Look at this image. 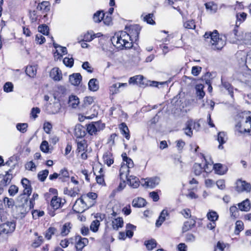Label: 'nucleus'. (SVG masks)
<instances>
[{"instance_id": "nucleus-56", "label": "nucleus", "mask_w": 251, "mask_h": 251, "mask_svg": "<svg viewBox=\"0 0 251 251\" xmlns=\"http://www.w3.org/2000/svg\"><path fill=\"white\" fill-rule=\"evenodd\" d=\"M41 150L45 153H48L49 150L48 142L46 141H43L40 145Z\"/></svg>"}, {"instance_id": "nucleus-26", "label": "nucleus", "mask_w": 251, "mask_h": 251, "mask_svg": "<svg viewBox=\"0 0 251 251\" xmlns=\"http://www.w3.org/2000/svg\"><path fill=\"white\" fill-rule=\"evenodd\" d=\"M239 209L242 211H248L251 208V203L249 199H246L238 204Z\"/></svg>"}, {"instance_id": "nucleus-57", "label": "nucleus", "mask_w": 251, "mask_h": 251, "mask_svg": "<svg viewBox=\"0 0 251 251\" xmlns=\"http://www.w3.org/2000/svg\"><path fill=\"white\" fill-rule=\"evenodd\" d=\"M13 85L11 82H7L3 86V90L5 92L9 93L13 91Z\"/></svg>"}, {"instance_id": "nucleus-48", "label": "nucleus", "mask_w": 251, "mask_h": 251, "mask_svg": "<svg viewBox=\"0 0 251 251\" xmlns=\"http://www.w3.org/2000/svg\"><path fill=\"white\" fill-rule=\"evenodd\" d=\"M38 31L41 34H43L44 35H48L49 33V28L48 26L46 25H39L38 28Z\"/></svg>"}, {"instance_id": "nucleus-18", "label": "nucleus", "mask_w": 251, "mask_h": 251, "mask_svg": "<svg viewBox=\"0 0 251 251\" xmlns=\"http://www.w3.org/2000/svg\"><path fill=\"white\" fill-rule=\"evenodd\" d=\"M88 88L91 91L96 92L99 89V82L96 78L91 79L88 82Z\"/></svg>"}, {"instance_id": "nucleus-58", "label": "nucleus", "mask_w": 251, "mask_h": 251, "mask_svg": "<svg viewBox=\"0 0 251 251\" xmlns=\"http://www.w3.org/2000/svg\"><path fill=\"white\" fill-rule=\"evenodd\" d=\"M100 226L99 221L96 220L93 221L90 226V229L94 232L98 231Z\"/></svg>"}, {"instance_id": "nucleus-60", "label": "nucleus", "mask_w": 251, "mask_h": 251, "mask_svg": "<svg viewBox=\"0 0 251 251\" xmlns=\"http://www.w3.org/2000/svg\"><path fill=\"white\" fill-rule=\"evenodd\" d=\"M83 102L84 106L86 107L89 106L92 104L94 102V98L93 97L90 96L86 97L84 99Z\"/></svg>"}, {"instance_id": "nucleus-63", "label": "nucleus", "mask_w": 251, "mask_h": 251, "mask_svg": "<svg viewBox=\"0 0 251 251\" xmlns=\"http://www.w3.org/2000/svg\"><path fill=\"white\" fill-rule=\"evenodd\" d=\"M82 68L86 70L88 73H91L93 71V69L90 66L89 63L87 61L84 62L82 65Z\"/></svg>"}, {"instance_id": "nucleus-24", "label": "nucleus", "mask_w": 251, "mask_h": 251, "mask_svg": "<svg viewBox=\"0 0 251 251\" xmlns=\"http://www.w3.org/2000/svg\"><path fill=\"white\" fill-rule=\"evenodd\" d=\"M127 84L126 83H118L114 84L112 86H111L109 88L110 93V94H111L112 95L117 94L119 92V89L121 87H122V86L126 87V86H127Z\"/></svg>"}, {"instance_id": "nucleus-38", "label": "nucleus", "mask_w": 251, "mask_h": 251, "mask_svg": "<svg viewBox=\"0 0 251 251\" xmlns=\"http://www.w3.org/2000/svg\"><path fill=\"white\" fill-rule=\"evenodd\" d=\"M61 106L60 103L58 102H55L53 103V104L50 106L51 110L50 111V113L52 114H55L58 113L61 109Z\"/></svg>"}, {"instance_id": "nucleus-29", "label": "nucleus", "mask_w": 251, "mask_h": 251, "mask_svg": "<svg viewBox=\"0 0 251 251\" xmlns=\"http://www.w3.org/2000/svg\"><path fill=\"white\" fill-rule=\"evenodd\" d=\"M160 182V178L158 177L150 178L146 182L147 186L151 188H154L157 186Z\"/></svg>"}, {"instance_id": "nucleus-17", "label": "nucleus", "mask_w": 251, "mask_h": 251, "mask_svg": "<svg viewBox=\"0 0 251 251\" xmlns=\"http://www.w3.org/2000/svg\"><path fill=\"white\" fill-rule=\"evenodd\" d=\"M227 139V137L225 132L221 131L218 133L217 140L219 143V149L222 150L224 147L223 144H225Z\"/></svg>"}, {"instance_id": "nucleus-6", "label": "nucleus", "mask_w": 251, "mask_h": 251, "mask_svg": "<svg viewBox=\"0 0 251 251\" xmlns=\"http://www.w3.org/2000/svg\"><path fill=\"white\" fill-rule=\"evenodd\" d=\"M140 30L141 27L137 25H132L129 27V33L128 34L132 44L133 41H136L138 40Z\"/></svg>"}, {"instance_id": "nucleus-37", "label": "nucleus", "mask_w": 251, "mask_h": 251, "mask_svg": "<svg viewBox=\"0 0 251 251\" xmlns=\"http://www.w3.org/2000/svg\"><path fill=\"white\" fill-rule=\"evenodd\" d=\"M36 69L32 66H27L25 69L26 74L30 77H34L36 75Z\"/></svg>"}, {"instance_id": "nucleus-47", "label": "nucleus", "mask_w": 251, "mask_h": 251, "mask_svg": "<svg viewBox=\"0 0 251 251\" xmlns=\"http://www.w3.org/2000/svg\"><path fill=\"white\" fill-rule=\"evenodd\" d=\"M188 126H190L192 129H194L196 130H198L200 127V124L199 122H195L192 120H188L187 122Z\"/></svg>"}, {"instance_id": "nucleus-15", "label": "nucleus", "mask_w": 251, "mask_h": 251, "mask_svg": "<svg viewBox=\"0 0 251 251\" xmlns=\"http://www.w3.org/2000/svg\"><path fill=\"white\" fill-rule=\"evenodd\" d=\"M82 80V76L80 73H74L69 76L70 83L75 86H78Z\"/></svg>"}, {"instance_id": "nucleus-16", "label": "nucleus", "mask_w": 251, "mask_h": 251, "mask_svg": "<svg viewBox=\"0 0 251 251\" xmlns=\"http://www.w3.org/2000/svg\"><path fill=\"white\" fill-rule=\"evenodd\" d=\"M85 134V128L83 126L78 125L75 126V135L77 139H82L81 138L84 137Z\"/></svg>"}, {"instance_id": "nucleus-42", "label": "nucleus", "mask_w": 251, "mask_h": 251, "mask_svg": "<svg viewBox=\"0 0 251 251\" xmlns=\"http://www.w3.org/2000/svg\"><path fill=\"white\" fill-rule=\"evenodd\" d=\"M56 231V229L53 227H49L45 233V237L48 239L50 240L51 239V236L55 234V232Z\"/></svg>"}, {"instance_id": "nucleus-9", "label": "nucleus", "mask_w": 251, "mask_h": 251, "mask_svg": "<svg viewBox=\"0 0 251 251\" xmlns=\"http://www.w3.org/2000/svg\"><path fill=\"white\" fill-rule=\"evenodd\" d=\"M236 190L238 192H250L251 190V185L246 181L238 180L236 182Z\"/></svg>"}, {"instance_id": "nucleus-1", "label": "nucleus", "mask_w": 251, "mask_h": 251, "mask_svg": "<svg viewBox=\"0 0 251 251\" xmlns=\"http://www.w3.org/2000/svg\"><path fill=\"white\" fill-rule=\"evenodd\" d=\"M111 41L113 45L117 48H131L133 44L130 40V37L126 31H121L115 34L111 38Z\"/></svg>"}, {"instance_id": "nucleus-32", "label": "nucleus", "mask_w": 251, "mask_h": 251, "mask_svg": "<svg viewBox=\"0 0 251 251\" xmlns=\"http://www.w3.org/2000/svg\"><path fill=\"white\" fill-rule=\"evenodd\" d=\"M59 179H60L62 182H65L69 178V173L66 168L61 169L59 173Z\"/></svg>"}, {"instance_id": "nucleus-10", "label": "nucleus", "mask_w": 251, "mask_h": 251, "mask_svg": "<svg viewBox=\"0 0 251 251\" xmlns=\"http://www.w3.org/2000/svg\"><path fill=\"white\" fill-rule=\"evenodd\" d=\"M125 162H126V165H122L120 169V176L121 179L123 178L126 173L129 174V169L132 168L134 166L133 162L130 158H126V160Z\"/></svg>"}, {"instance_id": "nucleus-8", "label": "nucleus", "mask_w": 251, "mask_h": 251, "mask_svg": "<svg viewBox=\"0 0 251 251\" xmlns=\"http://www.w3.org/2000/svg\"><path fill=\"white\" fill-rule=\"evenodd\" d=\"M75 247L77 251H82V249L88 244L87 238L82 237L78 235L75 236Z\"/></svg>"}, {"instance_id": "nucleus-51", "label": "nucleus", "mask_w": 251, "mask_h": 251, "mask_svg": "<svg viewBox=\"0 0 251 251\" xmlns=\"http://www.w3.org/2000/svg\"><path fill=\"white\" fill-rule=\"evenodd\" d=\"M230 215L232 217L236 219L238 216V209L236 206H232L229 209Z\"/></svg>"}, {"instance_id": "nucleus-22", "label": "nucleus", "mask_w": 251, "mask_h": 251, "mask_svg": "<svg viewBox=\"0 0 251 251\" xmlns=\"http://www.w3.org/2000/svg\"><path fill=\"white\" fill-rule=\"evenodd\" d=\"M103 162L108 166H111L114 163L113 157L112 154L110 152H106L103 155Z\"/></svg>"}, {"instance_id": "nucleus-59", "label": "nucleus", "mask_w": 251, "mask_h": 251, "mask_svg": "<svg viewBox=\"0 0 251 251\" xmlns=\"http://www.w3.org/2000/svg\"><path fill=\"white\" fill-rule=\"evenodd\" d=\"M184 26L188 29H194L196 25L193 20H189L184 23Z\"/></svg>"}, {"instance_id": "nucleus-14", "label": "nucleus", "mask_w": 251, "mask_h": 251, "mask_svg": "<svg viewBox=\"0 0 251 251\" xmlns=\"http://www.w3.org/2000/svg\"><path fill=\"white\" fill-rule=\"evenodd\" d=\"M65 202L66 201L65 199H62L60 198L54 196L51 199L50 204L53 209H57L60 207H61Z\"/></svg>"}, {"instance_id": "nucleus-36", "label": "nucleus", "mask_w": 251, "mask_h": 251, "mask_svg": "<svg viewBox=\"0 0 251 251\" xmlns=\"http://www.w3.org/2000/svg\"><path fill=\"white\" fill-rule=\"evenodd\" d=\"M213 169L215 172L219 175L224 174L226 171V169H225V167L223 166V165L220 163H217L214 164L213 166Z\"/></svg>"}, {"instance_id": "nucleus-62", "label": "nucleus", "mask_w": 251, "mask_h": 251, "mask_svg": "<svg viewBox=\"0 0 251 251\" xmlns=\"http://www.w3.org/2000/svg\"><path fill=\"white\" fill-rule=\"evenodd\" d=\"M43 242V237L38 236L32 244V246L34 248H37L41 245Z\"/></svg>"}, {"instance_id": "nucleus-2", "label": "nucleus", "mask_w": 251, "mask_h": 251, "mask_svg": "<svg viewBox=\"0 0 251 251\" xmlns=\"http://www.w3.org/2000/svg\"><path fill=\"white\" fill-rule=\"evenodd\" d=\"M203 36L205 41L210 43L217 50H221L226 44L225 39L220 38L219 33L216 30L213 32H206Z\"/></svg>"}, {"instance_id": "nucleus-31", "label": "nucleus", "mask_w": 251, "mask_h": 251, "mask_svg": "<svg viewBox=\"0 0 251 251\" xmlns=\"http://www.w3.org/2000/svg\"><path fill=\"white\" fill-rule=\"evenodd\" d=\"M104 16L105 14L103 13V11L99 10L94 13L93 19L95 23H99L103 19Z\"/></svg>"}, {"instance_id": "nucleus-43", "label": "nucleus", "mask_w": 251, "mask_h": 251, "mask_svg": "<svg viewBox=\"0 0 251 251\" xmlns=\"http://www.w3.org/2000/svg\"><path fill=\"white\" fill-rule=\"evenodd\" d=\"M96 38V35L92 31L87 32L84 35L83 41L85 42H90L93 39Z\"/></svg>"}, {"instance_id": "nucleus-49", "label": "nucleus", "mask_w": 251, "mask_h": 251, "mask_svg": "<svg viewBox=\"0 0 251 251\" xmlns=\"http://www.w3.org/2000/svg\"><path fill=\"white\" fill-rule=\"evenodd\" d=\"M28 125L26 123H19L17 125V129L22 133H25L27 130Z\"/></svg>"}, {"instance_id": "nucleus-28", "label": "nucleus", "mask_w": 251, "mask_h": 251, "mask_svg": "<svg viewBox=\"0 0 251 251\" xmlns=\"http://www.w3.org/2000/svg\"><path fill=\"white\" fill-rule=\"evenodd\" d=\"M132 205L135 207H142L146 205V201L142 198L134 199L132 202Z\"/></svg>"}, {"instance_id": "nucleus-61", "label": "nucleus", "mask_w": 251, "mask_h": 251, "mask_svg": "<svg viewBox=\"0 0 251 251\" xmlns=\"http://www.w3.org/2000/svg\"><path fill=\"white\" fill-rule=\"evenodd\" d=\"M29 18L31 21V22L33 23L36 22L38 19V16L37 14V12L35 10H30L29 11Z\"/></svg>"}, {"instance_id": "nucleus-44", "label": "nucleus", "mask_w": 251, "mask_h": 251, "mask_svg": "<svg viewBox=\"0 0 251 251\" xmlns=\"http://www.w3.org/2000/svg\"><path fill=\"white\" fill-rule=\"evenodd\" d=\"M153 14L152 13L148 14L145 15L144 18V21L146 22L148 24L150 25H154L155 24L154 21L153 19Z\"/></svg>"}, {"instance_id": "nucleus-12", "label": "nucleus", "mask_w": 251, "mask_h": 251, "mask_svg": "<svg viewBox=\"0 0 251 251\" xmlns=\"http://www.w3.org/2000/svg\"><path fill=\"white\" fill-rule=\"evenodd\" d=\"M50 77L54 81H60L62 78V75L61 70L58 68H52L50 73Z\"/></svg>"}, {"instance_id": "nucleus-23", "label": "nucleus", "mask_w": 251, "mask_h": 251, "mask_svg": "<svg viewBox=\"0 0 251 251\" xmlns=\"http://www.w3.org/2000/svg\"><path fill=\"white\" fill-rule=\"evenodd\" d=\"M79 103L78 98L75 95H71L69 98L68 104L73 108H76Z\"/></svg>"}, {"instance_id": "nucleus-34", "label": "nucleus", "mask_w": 251, "mask_h": 251, "mask_svg": "<svg viewBox=\"0 0 251 251\" xmlns=\"http://www.w3.org/2000/svg\"><path fill=\"white\" fill-rule=\"evenodd\" d=\"M144 244L148 250L151 251L156 247L157 243L155 239H151V240L146 241Z\"/></svg>"}, {"instance_id": "nucleus-39", "label": "nucleus", "mask_w": 251, "mask_h": 251, "mask_svg": "<svg viewBox=\"0 0 251 251\" xmlns=\"http://www.w3.org/2000/svg\"><path fill=\"white\" fill-rule=\"evenodd\" d=\"M222 84L223 87L226 89L230 95L231 97H233V88L232 87L231 84L226 81H223V80L222 79Z\"/></svg>"}, {"instance_id": "nucleus-4", "label": "nucleus", "mask_w": 251, "mask_h": 251, "mask_svg": "<svg viewBox=\"0 0 251 251\" xmlns=\"http://www.w3.org/2000/svg\"><path fill=\"white\" fill-rule=\"evenodd\" d=\"M238 25L235 26L232 31L227 33L224 38H228L230 42L233 44L244 43V34L243 32H238Z\"/></svg>"}, {"instance_id": "nucleus-64", "label": "nucleus", "mask_w": 251, "mask_h": 251, "mask_svg": "<svg viewBox=\"0 0 251 251\" xmlns=\"http://www.w3.org/2000/svg\"><path fill=\"white\" fill-rule=\"evenodd\" d=\"M226 246L224 243L218 242L216 246L215 247L214 251H224Z\"/></svg>"}, {"instance_id": "nucleus-41", "label": "nucleus", "mask_w": 251, "mask_h": 251, "mask_svg": "<svg viewBox=\"0 0 251 251\" xmlns=\"http://www.w3.org/2000/svg\"><path fill=\"white\" fill-rule=\"evenodd\" d=\"M207 217L208 219L211 222H215L218 219V214L213 211L209 212L207 214Z\"/></svg>"}, {"instance_id": "nucleus-46", "label": "nucleus", "mask_w": 251, "mask_h": 251, "mask_svg": "<svg viewBox=\"0 0 251 251\" xmlns=\"http://www.w3.org/2000/svg\"><path fill=\"white\" fill-rule=\"evenodd\" d=\"M48 3L47 1H43L41 3H40L37 6L36 9L40 11H47L49 10V8L48 6Z\"/></svg>"}, {"instance_id": "nucleus-19", "label": "nucleus", "mask_w": 251, "mask_h": 251, "mask_svg": "<svg viewBox=\"0 0 251 251\" xmlns=\"http://www.w3.org/2000/svg\"><path fill=\"white\" fill-rule=\"evenodd\" d=\"M77 144L76 151L78 152L84 151L87 147V141L84 139H77L76 140Z\"/></svg>"}, {"instance_id": "nucleus-33", "label": "nucleus", "mask_w": 251, "mask_h": 251, "mask_svg": "<svg viewBox=\"0 0 251 251\" xmlns=\"http://www.w3.org/2000/svg\"><path fill=\"white\" fill-rule=\"evenodd\" d=\"M122 134L125 136V138L128 140L130 138L129 129L126 124L124 123H122L119 127Z\"/></svg>"}, {"instance_id": "nucleus-54", "label": "nucleus", "mask_w": 251, "mask_h": 251, "mask_svg": "<svg viewBox=\"0 0 251 251\" xmlns=\"http://www.w3.org/2000/svg\"><path fill=\"white\" fill-rule=\"evenodd\" d=\"M87 130L91 135L95 134L97 132H98L96 129V126L94 125V123L88 125Z\"/></svg>"}, {"instance_id": "nucleus-21", "label": "nucleus", "mask_w": 251, "mask_h": 251, "mask_svg": "<svg viewBox=\"0 0 251 251\" xmlns=\"http://www.w3.org/2000/svg\"><path fill=\"white\" fill-rule=\"evenodd\" d=\"M169 213L167 210L163 209L161 212L158 220L156 222V226L157 227L160 226L163 222L165 220L166 216H168Z\"/></svg>"}, {"instance_id": "nucleus-45", "label": "nucleus", "mask_w": 251, "mask_h": 251, "mask_svg": "<svg viewBox=\"0 0 251 251\" xmlns=\"http://www.w3.org/2000/svg\"><path fill=\"white\" fill-rule=\"evenodd\" d=\"M193 170L195 175L199 176L201 173L203 168H202L201 164L195 163L193 166Z\"/></svg>"}, {"instance_id": "nucleus-3", "label": "nucleus", "mask_w": 251, "mask_h": 251, "mask_svg": "<svg viewBox=\"0 0 251 251\" xmlns=\"http://www.w3.org/2000/svg\"><path fill=\"white\" fill-rule=\"evenodd\" d=\"M250 114V112L248 114H244L241 121L236 125V129L239 132L250 134V129H251V116Z\"/></svg>"}, {"instance_id": "nucleus-40", "label": "nucleus", "mask_w": 251, "mask_h": 251, "mask_svg": "<svg viewBox=\"0 0 251 251\" xmlns=\"http://www.w3.org/2000/svg\"><path fill=\"white\" fill-rule=\"evenodd\" d=\"M49 171L48 170H44L40 171L38 174V178L42 182L45 181L47 176H48Z\"/></svg>"}, {"instance_id": "nucleus-30", "label": "nucleus", "mask_w": 251, "mask_h": 251, "mask_svg": "<svg viewBox=\"0 0 251 251\" xmlns=\"http://www.w3.org/2000/svg\"><path fill=\"white\" fill-rule=\"evenodd\" d=\"M72 225L70 222L66 223L62 226L60 232L62 236L67 235L70 232V229L72 228Z\"/></svg>"}, {"instance_id": "nucleus-7", "label": "nucleus", "mask_w": 251, "mask_h": 251, "mask_svg": "<svg viewBox=\"0 0 251 251\" xmlns=\"http://www.w3.org/2000/svg\"><path fill=\"white\" fill-rule=\"evenodd\" d=\"M16 225L14 222H7L0 225V232L1 233L8 234L13 232L15 229Z\"/></svg>"}, {"instance_id": "nucleus-5", "label": "nucleus", "mask_w": 251, "mask_h": 251, "mask_svg": "<svg viewBox=\"0 0 251 251\" xmlns=\"http://www.w3.org/2000/svg\"><path fill=\"white\" fill-rule=\"evenodd\" d=\"M85 200L84 196H82L75 201L73 205V208L76 213H82L85 209L92 207L94 205V203L87 204Z\"/></svg>"}, {"instance_id": "nucleus-50", "label": "nucleus", "mask_w": 251, "mask_h": 251, "mask_svg": "<svg viewBox=\"0 0 251 251\" xmlns=\"http://www.w3.org/2000/svg\"><path fill=\"white\" fill-rule=\"evenodd\" d=\"M236 26L237 25L238 22H242L245 20L247 17V14L245 12H242L240 14L238 13L236 15Z\"/></svg>"}, {"instance_id": "nucleus-27", "label": "nucleus", "mask_w": 251, "mask_h": 251, "mask_svg": "<svg viewBox=\"0 0 251 251\" xmlns=\"http://www.w3.org/2000/svg\"><path fill=\"white\" fill-rule=\"evenodd\" d=\"M195 225L196 221L192 219L184 222V225L182 226L183 232H186L189 230L192 229L194 226H195Z\"/></svg>"}, {"instance_id": "nucleus-52", "label": "nucleus", "mask_w": 251, "mask_h": 251, "mask_svg": "<svg viewBox=\"0 0 251 251\" xmlns=\"http://www.w3.org/2000/svg\"><path fill=\"white\" fill-rule=\"evenodd\" d=\"M244 224L241 221H237L235 223V233L238 234L243 229Z\"/></svg>"}, {"instance_id": "nucleus-25", "label": "nucleus", "mask_w": 251, "mask_h": 251, "mask_svg": "<svg viewBox=\"0 0 251 251\" xmlns=\"http://www.w3.org/2000/svg\"><path fill=\"white\" fill-rule=\"evenodd\" d=\"M33 208V203L32 201L30 200L29 204L28 206H24V207H21L20 209H17V211L21 214V217H25L26 213L31 208Z\"/></svg>"}, {"instance_id": "nucleus-20", "label": "nucleus", "mask_w": 251, "mask_h": 251, "mask_svg": "<svg viewBox=\"0 0 251 251\" xmlns=\"http://www.w3.org/2000/svg\"><path fill=\"white\" fill-rule=\"evenodd\" d=\"M11 170H9V171H7L4 176V178L0 182V186L4 187L7 186L9 184L11 179H12V175L9 173Z\"/></svg>"}, {"instance_id": "nucleus-53", "label": "nucleus", "mask_w": 251, "mask_h": 251, "mask_svg": "<svg viewBox=\"0 0 251 251\" xmlns=\"http://www.w3.org/2000/svg\"><path fill=\"white\" fill-rule=\"evenodd\" d=\"M196 89L197 90V94L199 99H201L205 95V93L203 91V86L201 85H197Z\"/></svg>"}, {"instance_id": "nucleus-13", "label": "nucleus", "mask_w": 251, "mask_h": 251, "mask_svg": "<svg viewBox=\"0 0 251 251\" xmlns=\"http://www.w3.org/2000/svg\"><path fill=\"white\" fill-rule=\"evenodd\" d=\"M128 175L129 174L126 173V174L124 175L126 176V178L127 179L128 184L133 188H137L140 184V181L139 179L137 177L132 176H130L128 177Z\"/></svg>"}, {"instance_id": "nucleus-35", "label": "nucleus", "mask_w": 251, "mask_h": 251, "mask_svg": "<svg viewBox=\"0 0 251 251\" xmlns=\"http://www.w3.org/2000/svg\"><path fill=\"white\" fill-rule=\"evenodd\" d=\"M124 222L122 218L119 217L112 221V226L114 229H118L123 226Z\"/></svg>"}, {"instance_id": "nucleus-55", "label": "nucleus", "mask_w": 251, "mask_h": 251, "mask_svg": "<svg viewBox=\"0 0 251 251\" xmlns=\"http://www.w3.org/2000/svg\"><path fill=\"white\" fill-rule=\"evenodd\" d=\"M63 63L67 67L71 68L74 65V59L72 57H65L63 59Z\"/></svg>"}, {"instance_id": "nucleus-11", "label": "nucleus", "mask_w": 251, "mask_h": 251, "mask_svg": "<svg viewBox=\"0 0 251 251\" xmlns=\"http://www.w3.org/2000/svg\"><path fill=\"white\" fill-rule=\"evenodd\" d=\"M28 197L22 194L18 197L16 205V209H20L21 207H24L25 206H28L29 202H28Z\"/></svg>"}]
</instances>
